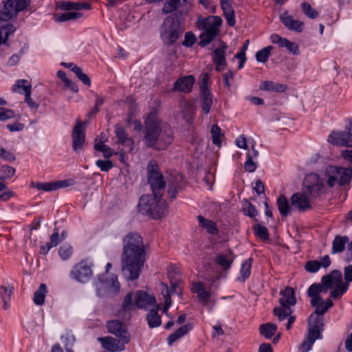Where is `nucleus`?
Wrapping results in <instances>:
<instances>
[{
	"label": "nucleus",
	"instance_id": "nucleus-1",
	"mask_svg": "<svg viewBox=\"0 0 352 352\" xmlns=\"http://www.w3.org/2000/svg\"><path fill=\"white\" fill-rule=\"evenodd\" d=\"M122 272L129 280L138 278L145 261V245L138 232H130L122 240Z\"/></svg>",
	"mask_w": 352,
	"mask_h": 352
},
{
	"label": "nucleus",
	"instance_id": "nucleus-2",
	"mask_svg": "<svg viewBox=\"0 0 352 352\" xmlns=\"http://www.w3.org/2000/svg\"><path fill=\"white\" fill-rule=\"evenodd\" d=\"M352 178V169L331 166L325 172L324 179L318 175H307L303 182L305 192L312 198H317L327 193L329 188H332L337 183L344 185Z\"/></svg>",
	"mask_w": 352,
	"mask_h": 352
},
{
	"label": "nucleus",
	"instance_id": "nucleus-3",
	"mask_svg": "<svg viewBox=\"0 0 352 352\" xmlns=\"http://www.w3.org/2000/svg\"><path fill=\"white\" fill-rule=\"evenodd\" d=\"M143 133L145 144L155 150L166 149L173 140V133L170 125L163 122L154 112L146 116Z\"/></svg>",
	"mask_w": 352,
	"mask_h": 352
},
{
	"label": "nucleus",
	"instance_id": "nucleus-4",
	"mask_svg": "<svg viewBox=\"0 0 352 352\" xmlns=\"http://www.w3.org/2000/svg\"><path fill=\"white\" fill-rule=\"evenodd\" d=\"M139 210L153 219H160L167 212V206L162 197L156 195H144L140 197L138 204Z\"/></svg>",
	"mask_w": 352,
	"mask_h": 352
},
{
	"label": "nucleus",
	"instance_id": "nucleus-5",
	"mask_svg": "<svg viewBox=\"0 0 352 352\" xmlns=\"http://www.w3.org/2000/svg\"><path fill=\"white\" fill-rule=\"evenodd\" d=\"M222 24V19L218 16H210L206 18L199 16L197 25L202 30L199 38L200 44L206 45L212 41L219 33V28Z\"/></svg>",
	"mask_w": 352,
	"mask_h": 352
},
{
	"label": "nucleus",
	"instance_id": "nucleus-6",
	"mask_svg": "<svg viewBox=\"0 0 352 352\" xmlns=\"http://www.w3.org/2000/svg\"><path fill=\"white\" fill-rule=\"evenodd\" d=\"M122 307L125 311H131L135 307L146 309L148 307H153V308L160 309V305L157 304L155 298L141 290L135 293L134 300L133 294L131 292L129 293L124 297Z\"/></svg>",
	"mask_w": 352,
	"mask_h": 352
},
{
	"label": "nucleus",
	"instance_id": "nucleus-7",
	"mask_svg": "<svg viewBox=\"0 0 352 352\" xmlns=\"http://www.w3.org/2000/svg\"><path fill=\"white\" fill-rule=\"evenodd\" d=\"M321 283L327 290L332 289L330 297L334 299L340 298L348 289L347 283H344L342 272L336 270L323 276Z\"/></svg>",
	"mask_w": 352,
	"mask_h": 352
},
{
	"label": "nucleus",
	"instance_id": "nucleus-8",
	"mask_svg": "<svg viewBox=\"0 0 352 352\" xmlns=\"http://www.w3.org/2000/svg\"><path fill=\"white\" fill-rule=\"evenodd\" d=\"M323 329L322 318L316 315H310L308 322V331L305 340L299 346L300 352H309L318 339L322 338L321 331Z\"/></svg>",
	"mask_w": 352,
	"mask_h": 352
},
{
	"label": "nucleus",
	"instance_id": "nucleus-9",
	"mask_svg": "<svg viewBox=\"0 0 352 352\" xmlns=\"http://www.w3.org/2000/svg\"><path fill=\"white\" fill-rule=\"evenodd\" d=\"M90 7L89 3L85 2H63L61 8L65 12L55 14L54 16V21L56 22H65L79 19L82 17V14L76 11L83 9L89 10Z\"/></svg>",
	"mask_w": 352,
	"mask_h": 352
},
{
	"label": "nucleus",
	"instance_id": "nucleus-10",
	"mask_svg": "<svg viewBox=\"0 0 352 352\" xmlns=\"http://www.w3.org/2000/svg\"><path fill=\"white\" fill-rule=\"evenodd\" d=\"M182 32L179 21L175 18L168 17L162 26L161 38L165 44L172 45L176 42Z\"/></svg>",
	"mask_w": 352,
	"mask_h": 352
},
{
	"label": "nucleus",
	"instance_id": "nucleus-11",
	"mask_svg": "<svg viewBox=\"0 0 352 352\" xmlns=\"http://www.w3.org/2000/svg\"><path fill=\"white\" fill-rule=\"evenodd\" d=\"M148 180L153 195L157 197H162L166 183L162 175L159 172L158 166L155 162H151L148 165Z\"/></svg>",
	"mask_w": 352,
	"mask_h": 352
},
{
	"label": "nucleus",
	"instance_id": "nucleus-12",
	"mask_svg": "<svg viewBox=\"0 0 352 352\" xmlns=\"http://www.w3.org/2000/svg\"><path fill=\"white\" fill-rule=\"evenodd\" d=\"M97 294L100 297L113 296L120 291V285L117 276H112L110 280H98L95 283Z\"/></svg>",
	"mask_w": 352,
	"mask_h": 352
},
{
	"label": "nucleus",
	"instance_id": "nucleus-13",
	"mask_svg": "<svg viewBox=\"0 0 352 352\" xmlns=\"http://www.w3.org/2000/svg\"><path fill=\"white\" fill-rule=\"evenodd\" d=\"M92 263L82 261L76 265L71 272L72 276L80 283L87 282L92 276Z\"/></svg>",
	"mask_w": 352,
	"mask_h": 352
},
{
	"label": "nucleus",
	"instance_id": "nucleus-14",
	"mask_svg": "<svg viewBox=\"0 0 352 352\" xmlns=\"http://www.w3.org/2000/svg\"><path fill=\"white\" fill-rule=\"evenodd\" d=\"M107 327L110 333L119 337L124 343H128L130 341V336L127 331L125 324L118 320H112L107 322Z\"/></svg>",
	"mask_w": 352,
	"mask_h": 352
},
{
	"label": "nucleus",
	"instance_id": "nucleus-15",
	"mask_svg": "<svg viewBox=\"0 0 352 352\" xmlns=\"http://www.w3.org/2000/svg\"><path fill=\"white\" fill-rule=\"evenodd\" d=\"M72 138L74 151L79 152L82 150L85 140V133L83 123L80 120H76V124L72 131Z\"/></svg>",
	"mask_w": 352,
	"mask_h": 352
},
{
	"label": "nucleus",
	"instance_id": "nucleus-16",
	"mask_svg": "<svg viewBox=\"0 0 352 352\" xmlns=\"http://www.w3.org/2000/svg\"><path fill=\"white\" fill-rule=\"evenodd\" d=\"M208 74H204L201 85V108L206 114L210 112L212 104V95L208 87Z\"/></svg>",
	"mask_w": 352,
	"mask_h": 352
},
{
	"label": "nucleus",
	"instance_id": "nucleus-17",
	"mask_svg": "<svg viewBox=\"0 0 352 352\" xmlns=\"http://www.w3.org/2000/svg\"><path fill=\"white\" fill-rule=\"evenodd\" d=\"M75 184L73 179L58 180L52 182L45 183H33L32 186L39 190L46 192L54 191L60 188H67L73 186Z\"/></svg>",
	"mask_w": 352,
	"mask_h": 352
},
{
	"label": "nucleus",
	"instance_id": "nucleus-18",
	"mask_svg": "<svg viewBox=\"0 0 352 352\" xmlns=\"http://www.w3.org/2000/svg\"><path fill=\"white\" fill-rule=\"evenodd\" d=\"M270 40L274 44L278 45L280 47H285L290 53L294 55L300 54L299 46L296 43L290 41L278 34H272L270 36Z\"/></svg>",
	"mask_w": 352,
	"mask_h": 352
},
{
	"label": "nucleus",
	"instance_id": "nucleus-19",
	"mask_svg": "<svg viewBox=\"0 0 352 352\" xmlns=\"http://www.w3.org/2000/svg\"><path fill=\"white\" fill-rule=\"evenodd\" d=\"M98 340L101 343L102 348L111 352L121 351L124 349V344L122 340H117L111 336L100 337Z\"/></svg>",
	"mask_w": 352,
	"mask_h": 352
},
{
	"label": "nucleus",
	"instance_id": "nucleus-20",
	"mask_svg": "<svg viewBox=\"0 0 352 352\" xmlns=\"http://www.w3.org/2000/svg\"><path fill=\"white\" fill-rule=\"evenodd\" d=\"M190 285L191 291L197 295L199 301L207 304L211 296V289L206 287L201 282H192Z\"/></svg>",
	"mask_w": 352,
	"mask_h": 352
},
{
	"label": "nucleus",
	"instance_id": "nucleus-21",
	"mask_svg": "<svg viewBox=\"0 0 352 352\" xmlns=\"http://www.w3.org/2000/svg\"><path fill=\"white\" fill-rule=\"evenodd\" d=\"M280 19L283 25L289 30L301 32L304 28V23L294 19L293 16L288 12H284L280 16Z\"/></svg>",
	"mask_w": 352,
	"mask_h": 352
},
{
	"label": "nucleus",
	"instance_id": "nucleus-22",
	"mask_svg": "<svg viewBox=\"0 0 352 352\" xmlns=\"http://www.w3.org/2000/svg\"><path fill=\"white\" fill-rule=\"evenodd\" d=\"M273 312L279 321H283L286 318L289 317L286 324V329L287 330H289L292 328L293 323L296 320V317L291 315L292 313L291 307L280 305V307H275Z\"/></svg>",
	"mask_w": 352,
	"mask_h": 352
},
{
	"label": "nucleus",
	"instance_id": "nucleus-23",
	"mask_svg": "<svg viewBox=\"0 0 352 352\" xmlns=\"http://www.w3.org/2000/svg\"><path fill=\"white\" fill-rule=\"evenodd\" d=\"M305 192L294 193L291 197L292 206L300 211H305L311 208L309 199Z\"/></svg>",
	"mask_w": 352,
	"mask_h": 352
},
{
	"label": "nucleus",
	"instance_id": "nucleus-24",
	"mask_svg": "<svg viewBox=\"0 0 352 352\" xmlns=\"http://www.w3.org/2000/svg\"><path fill=\"white\" fill-rule=\"evenodd\" d=\"M195 83L193 76H186L178 79L174 85V90L184 93L191 91Z\"/></svg>",
	"mask_w": 352,
	"mask_h": 352
},
{
	"label": "nucleus",
	"instance_id": "nucleus-25",
	"mask_svg": "<svg viewBox=\"0 0 352 352\" xmlns=\"http://www.w3.org/2000/svg\"><path fill=\"white\" fill-rule=\"evenodd\" d=\"M280 298L279 303L281 306L289 307L295 305L296 299L295 292L293 288L287 287L280 292Z\"/></svg>",
	"mask_w": 352,
	"mask_h": 352
},
{
	"label": "nucleus",
	"instance_id": "nucleus-26",
	"mask_svg": "<svg viewBox=\"0 0 352 352\" xmlns=\"http://www.w3.org/2000/svg\"><path fill=\"white\" fill-rule=\"evenodd\" d=\"M322 292H327V289L324 287L323 285L312 284L307 290V294L311 297L310 303L311 306H316L321 301V297L319 294Z\"/></svg>",
	"mask_w": 352,
	"mask_h": 352
},
{
	"label": "nucleus",
	"instance_id": "nucleus-27",
	"mask_svg": "<svg viewBox=\"0 0 352 352\" xmlns=\"http://www.w3.org/2000/svg\"><path fill=\"white\" fill-rule=\"evenodd\" d=\"M115 133L120 144H126L129 146L130 150H133L134 141L131 138H129L128 133L122 126L119 124L116 125Z\"/></svg>",
	"mask_w": 352,
	"mask_h": 352
},
{
	"label": "nucleus",
	"instance_id": "nucleus-28",
	"mask_svg": "<svg viewBox=\"0 0 352 352\" xmlns=\"http://www.w3.org/2000/svg\"><path fill=\"white\" fill-rule=\"evenodd\" d=\"M234 258V256L232 252L228 250L226 252L217 255L215 261L221 267L222 269L228 270L230 267Z\"/></svg>",
	"mask_w": 352,
	"mask_h": 352
},
{
	"label": "nucleus",
	"instance_id": "nucleus-29",
	"mask_svg": "<svg viewBox=\"0 0 352 352\" xmlns=\"http://www.w3.org/2000/svg\"><path fill=\"white\" fill-rule=\"evenodd\" d=\"M13 3V1L8 0L2 7H0V21H8L16 14Z\"/></svg>",
	"mask_w": 352,
	"mask_h": 352
},
{
	"label": "nucleus",
	"instance_id": "nucleus-30",
	"mask_svg": "<svg viewBox=\"0 0 352 352\" xmlns=\"http://www.w3.org/2000/svg\"><path fill=\"white\" fill-rule=\"evenodd\" d=\"M259 88L263 91L285 92L287 89V86L284 84L267 80L262 82L260 84Z\"/></svg>",
	"mask_w": 352,
	"mask_h": 352
},
{
	"label": "nucleus",
	"instance_id": "nucleus-31",
	"mask_svg": "<svg viewBox=\"0 0 352 352\" xmlns=\"http://www.w3.org/2000/svg\"><path fill=\"white\" fill-rule=\"evenodd\" d=\"M192 328V325L191 324H186L183 325L178 329H177L175 332L171 333L168 338V343L169 345H172L175 342L179 340L180 338L183 337L184 335L187 334L188 331H190Z\"/></svg>",
	"mask_w": 352,
	"mask_h": 352
},
{
	"label": "nucleus",
	"instance_id": "nucleus-32",
	"mask_svg": "<svg viewBox=\"0 0 352 352\" xmlns=\"http://www.w3.org/2000/svg\"><path fill=\"white\" fill-rule=\"evenodd\" d=\"M213 60L216 65V69L217 71H222L226 66V61L225 58V50L222 49H217L214 52Z\"/></svg>",
	"mask_w": 352,
	"mask_h": 352
},
{
	"label": "nucleus",
	"instance_id": "nucleus-33",
	"mask_svg": "<svg viewBox=\"0 0 352 352\" xmlns=\"http://www.w3.org/2000/svg\"><path fill=\"white\" fill-rule=\"evenodd\" d=\"M344 131L332 132L328 137V142L336 146H345L346 144H351L352 142L344 141Z\"/></svg>",
	"mask_w": 352,
	"mask_h": 352
},
{
	"label": "nucleus",
	"instance_id": "nucleus-34",
	"mask_svg": "<svg viewBox=\"0 0 352 352\" xmlns=\"http://www.w3.org/2000/svg\"><path fill=\"white\" fill-rule=\"evenodd\" d=\"M197 219L199 221V226L204 229H206L208 233L212 234H215L217 233L218 230L215 222L210 219H207L201 215L198 216Z\"/></svg>",
	"mask_w": 352,
	"mask_h": 352
},
{
	"label": "nucleus",
	"instance_id": "nucleus-35",
	"mask_svg": "<svg viewBox=\"0 0 352 352\" xmlns=\"http://www.w3.org/2000/svg\"><path fill=\"white\" fill-rule=\"evenodd\" d=\"M186 3L187 0H168L165 2L162 10L168 14L183 7Z\"/></svg>",
	"mask_w": 352,
	"mask_h": 352
},
{
	"label": "nucleus",
	"instance_id": "nucleus-36",
	"mask_svg": "<svg viewBox=\"0 0 352 352\" xmlns=\"http://www.w3.org/2000/svg\"><path fill=\"white\" fill-rule=\"evenodd\" d=\"M157 308L151 309L146 316V320L150 328L159 327L162 324L161 317L158 314Z\"/></svg>",
	"mask_w": 352,
	"mask_h": 352
},
{
	"label": "nucleus",
	"instance_id": "nucleus-37",
	"mask_svg": "<svg viewBox=\"0 0 352 352\" xmlns=\"http://www.w3.org/2000/svg\"><path fill=\"white\" fill-rule=\"evenodd\" d=\"M260 333L267 339H270L275 335L277 331L276 324L267 322L263 324L259 327Z\"/></svg>",
	"mask_w": 352,
	"mask_h": 352
},
{
	"label": "nucleus",
	"instance_id": "nucleus-38",
	"mask_svg": "<svg viewBox=\"0 0 352 352\" xmlns=\"http://www.w3.org/2000/svg\"><path fill=\"white\" fill-rule=\"evenodd\" d=\"M333 306V302L331 299L328 298L325 301H323L321 298V301L318 303V305L314 306L316 307L314 313L311 315H316L317 317L320 318H322L320 316H322L330 307ZM323 321V319H322Z\"/></svg>",
	"mask_w": 352,
	"mask_h": 352
},
{
	"label": "nucleus",
	"instance_id": "nucleus-39",
	"mask_svg": "<svg viewBox=\"0 0 352 352\" xmlns=\"http://www.w3.org/2000/svg\"><path fill=\"white\" fill-rule=\"evenodd\" d=\"M348 241L349 238L346 236H336L332 243V253L335 254L342 252Z\"/></svg>",
	"mask_w": 352,
	"mask_h": 352
},
{
	"label": "nucleus",
	"instance_id": "nucleus-40",
	"mask_svg": "<svg viewBox=\"0 0 352 352\" xmlns=\"http://www.w3.org/2000/svg\"><path fill=\"white\" fill-rule=\"evenodd\" d=\"M276 204L280 213L283 216H287L292 210V207L289 206L287 199L284 195H280L277 199Z\"/></svg>",
	"mask_w": 352,
	"mask_h": 352
},
{
	"label": "nucleus",
	"instance_id": "nucleus-41",
	"mask_svg": "<svg viewBox=\"0 0 352 352\" xmlns=\"http://www.w3.org/2000/svg\"><path fill=\"white\" fill-rule=\"evenodd\" d=\"M210 133L213 144L220 147L222 139L224 137V134L220 127L217 124H213L210 130Z\"/></svg>",
	"mask_w": 352,
	"mask_h": 352
},
{
	"label": "nucleus",
	"instance_id": "nucleus-42",
	"mask_svg": "<svg viewBox=\"0 0 352 352\" xmlns=\"http://www.w3.org/2000/svg\"><path fill=\"white\" fill-rule=\"evenodd\" d=\"M46 293V285L43 283L41 284L38 289L34 292L33 298L34 302L37 305H43L45 301Z\"/></svg>",
	"mask_w": 352,
	"mask_h": 352
},
{
	"label": "nucleus",
	"instance_id": "nucleus-43",
	"mask_svg": "<svg viewBox=\"0 0 352 352\" xmlns=\"http://www.w3.org/2000/svg\"><path fill=\"white\" fill-rule=\"evenodd\" d=\"M195 113V108L194 106L190 103L186 102L182 111V113L184 118L188 124H191L192 123Z\"/></svg>",
	"mask_w": 352,
	"mask_h": 352
},
{
	"label": "nucleus",
	"instance_id": "nucleus-44",
	"mask_svg": "<svg viewBox=\"0 0 352 352\" xmlns=\"http://www.w3.org/2000/svg\"><path fill=\"white\" fill-rule=\"evenodd\" d=\"M252 258H249L247 260H245L241 267L240 274L243 280H245L248 278L251 273V267L252 264Z\"/></svg>",
	"mask_w": 352,
	"mask_h": 352
},
{
	"label": "nucleus",
	"instance_id": "nucleus-45",
	"mask_svg": "<svg viewBox=\"0 0 352 352\" xmlns=\"http://www.w3.org/2000/svg\"><path fill=\"white\" fill-rule=\"evenodd\" d=\"M272 49L273 47L270 45L258 51L256 54V60L261 63H265L267 60Z\"/></svg>",
	"mask_w": 352,
	"mask_h": 352
},
{
	"label": "nucleus",
	"instance_id": "nucleus-46",
	"mask_svg": "<svg viewBox=\"0 0 352 352\" xmlns=\"http://www.w3.org/2000/svg\"><path fill=\"white\" fill-rule=\"evenodd\" d=\"M72 254L73 248L71 245L64 244L59 248L58 254L64 261L69 259L72 256Z\"/></svg>",
	"mask_w": 352,
	"mask_h": 352
},
{
	"label": "nucleus",
	"instance_id": "nucleus-47",
	"mask_svg": "<svg viewBox=\"0 0 352 352\" xmlns=\"http://www.w3.org/2000/svg\"><path fill=\"white\" fill-rule=\"evenodd\" d=\"M15 29L12 25H8L0 29V45L6 42L9 35Z\"/></svg>",
	"mask_w": 352,
	"mask_h": 352
},
{
	"label": "nucleus",
	"instance_id": "nucleus-48",
	"mask_svg": "<svg viewBox=\"0 0 352 352\" xmlns=\"http://www.w3.org/2000/svg\"><path fill=\"white\" fill-rule=\"evenodd\" d=\"M301 8L303 13L310 19H314L319 15L318 12L313 9L311 5L308 3H302Z\"/></svg>",
	"mask_w": 352,
	"mask_h": 352
},
{
	"label": "nucleus",
	"instance_id": "nucleus-49",
	"mask_svg": "<svg viewBox=\"0 0 352 352\" xmlns=\"http://www.w3.org/2000/svg\"><path fill=\"white\" fill-rule=\"evenodd\" d=\"M57 76L63 80L66 87L71 89L74 92L78 91V89L77 85L67 78L64 72L58 71L57 72Z\"/></svg>",
	"mask_w": 352,
	"mask_h": 352
},
{
	"label": "nucleus",
	"instance_id": "nucleus-50",
	"mask_svg": "<svg viewBox=\"0 0 352 352\" xmlns=\"http://www.w3.org/2000/svg\"><path fill=\"white\" fill-rule=\"evenodd\" d=\"M1 175L0 176L3 179H8L12 178L15 174V169L11 166H3L0 170Z\"/></svg>",
	"mask_w": 352,
	"mask_h": 352
},
{
	"label": "nucleus",
	"instance_id": "nucleus-51",
	"mask_svg": "<svg viewBox=\"0 0 352 352\" xmlns=\"http://www.w3.org/2000/svg\"><path fill=\"white\" fill-rule=\"evenodd\" d=\"M28 87L29 88L30 92H31V85L26 80H19L16 81V84L12 87L13 91H17V89L19 88H22L25 94H27Z\"/></svg>",
	"mask_w": 352,
	"mask_h": 352
},
{
	"label": "nucleus",
	"instance_id": "nucleus-52",
	"mask_svg": "<svg viewBox=\"0 0 352 352\" xmlns=\"http://www.w3.org/2000/svg\"><path fill=\"white\" fill-rule=\"evenodd\" d=\"M198 2L210 13H215L217 6L212 0H198Z\"/></svg>",
	"mask_w": 352,
	"mask_h": 352
},
{
	"label": "nucleus",
	"instance_id": "nucleus-53",
	"mask_svg": "<svg viewBox=\"0 0 352 352\" xmlns=\"http://www.w3.org/2000/svg\"><path fill=\"white\" fill-rule=\"evenodd\" d=\"M0 292L1 294L2 299L4 302V306L6 308L7 300L10 299L11 295L12 294V287L1 286L0 289Z\"/></svg>",
	"mask_w": 352,
	"mask_h": 352
},
{
	"label": "nucleus",
	"instance_id": "nucleus-54",
	"mask_svg": "<svg viewBox=\"0 0 352 352\" xmlns=\"http://www.w3.org/2000/svg\"><path fill=\"white\" fill-rule=\"evenodd\" d=\"M320 267L321 265L320 261L316 260L308 261L305 265L306 270L311 273L318 272Z\"/></svg>",
	"mask_w": 352,
	"mask_h": 352
},
{
	"label": "nucleus",
	"instance_id": "nucleus-55",
	"mask_svg": "<svg viewBox=\"0 0 352 352\" xmlns=\"http://www.w3.org/2000/svg\"><path fill=\"white\" fill-rule=\"evenodd\" d=\"M255 234L262 239H268V231L267 229L260 224L256 225L254 227Z\"/></svg>",
	"mask_w": 352,
	"mask_h": 352
},
{
	"label": "nucleus",
	"instance_id": "nucleus-56",
	"mask_svg": "<svg viewBox=\"0 0 352 352\" xmlns=\"http://www.w3.org/2000/svg\"><path fill=\"white\" fill-rule=\"evenodd\" d=\"M96 164L102 171L105 172H107L113 166L112 162L110 160H99L96 161Z\"/></svg>",
	"mask_w": 352,
	"mask_h": 352
},
{
	"label": "nucleus",
	"instance_id": "nucleus-57",
	"mask_svg": "<svg viewBox=\"0 0 352 352\" xmlns=\"http://www.w3.org/2000/svg\"><path fill=\"white\" fill-rule=\"evenodd\" d=\"M344 281L347 283L349 288V283L352 282V265H349L344 268Z\"/></svg>",
	"mask_w": 352,
	"mask_h": 352
},
{
	"label": "nucleus",
	"instance_id": "nucleus-58",
	"mask_svg": "<svg viewBox=\"0 0 352 352\" xmlns=\"http://www.w3.org/2000/svg\"><path fill=\"white\" fill-rule=\"evenodd\" d=\"M14 116V112L12 110L0 107V120H6L13 118Z\"/></svg>",
	"mask_w": 352,
	"mask_h": 352
},
{
	"label": "nucleus",
	"instance_id": "nucleus-59",
	"mask_svg": "<svg viewBox=\"0 0 352 352\" xmlns=\"http://www.w3.org/2000/svg\"><path fill=\"white\" fill-rule=\"evenodd\" d=\"M196 41V37L192 32H187L185 34V38L183 45L186 47H191Z\"/></svg>",
	"mask_w": 352,
	"mask_h": 352
},
{
	"label": "nucleus",
	"instance_id": "nucleus-60",
	"mask_svg": "<svg viewBox=\"0 0 352 352\" xmlns=\"http://www.w3.org/2000/svg\"><path fill=\"white\" fill-rule=\"evenodd\" d=\"M244 168L246 171L252 173L256 168V164L252 161V156L248 155V160L245 163Z\"/></svg>",
	"mask_w": 352,
	"mask_h": 352
},
{
	"label": "nucleus",
	"instance_id": "nucleus-61",
	"mask_svg": "<svg viewBox=\"0 0 352 352\" xmlns=\"http://www.w3.org/2000/svg\"><path fill=\"white\" fill-rule=\"evenodd\" d=\"M223 14L227 20V22L230 26H234L235 25V14L234 10L223 12Z\"/></svg>",
	"mask_w": 352,
	"mask_h": 352
},
{
	"label": "nucleus",
	"instance_id": "nucleus-62",
	"mask_svg": "<svg viewBox=\"0 0 352 352\" xmlns=\"http://www.w3.org/2000/svg\"><path fill=\"white\" fill-rule=\"evenodd\" d=\"M244 212L246 215H248L251 217H254L257 214V211L255 207L249 203L248 204L247 206L244 208Z\"/></svg>",
	"mask_w": 352,
	"mask_h": 352
},
{
	"label": "nucleus",
	"instance_id": "nucleus-63",
	"mask_svg": "<svg viewBox=\"0 0 352 352\" xmlns=\"http://www.w3.org/2000/svg\"><path fill=\"white\" fill-rule=\"evenodd\" d=\"M236 145L240 148L243 149H247L248 145H247V140L245 135H241L238 138H236Z\"/></svg>",
	"mask_w": 352,
	"mask_h": 352
},
{
	"label": "nucleus",
	"instance_id": "nucleus-64",
	"mask_svg": "<svg viewBox=\"0 0 352 352\" xmlns=\"http://www.w3.org/2000/svg\"><path fill=\"white\" fill-rule=\"evenodd\" d=\"M340 155L344 160L352 164V149L342 150L340 153Z\"/></svg>",
	"mask_w": 352,
	"mask_h": 352
}]
</instances>
